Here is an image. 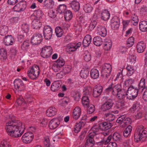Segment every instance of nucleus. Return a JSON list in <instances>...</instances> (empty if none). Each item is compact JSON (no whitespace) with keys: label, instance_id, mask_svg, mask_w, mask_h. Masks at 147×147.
<instances>
[{"label":"nucleus","instance_id":"8","mask_svg":"<svg viewBox=\"0 0 147 147\" xmlns=\"http://www.w3.org/2000/svg\"><path fill=\"white\" fill-rule=\"evenodd\" d=\"M52 52V48L49 46H45L42 48L40 53L41 56L44 58L49 57Z\"/></svg>","mask_w":147,"mask_h":147},{"label":"nucleus","instance_id":"12","mask_svg":"<svg viewBox=\"0 0 147 147\" xmlns=\"http://www.w3.org/2000/svg\"><path fill=\"white\" fill-rule=\"evenodd\" d=\"M15 88L18 91L24 90L25 88V86L22 81L20 79H15L13 82Z\"/></svg>","mask_w":147,"mask_h":147},{"label":"nucleus","instance_id":"53","mask_svg":"<svg viewBox=\"0 0 147 147\" xmlns=\"http://www.w3.org/2000/svg\"><path fill=\"white\" fill-rule=\"evenodd\" d=\"M89 71L87 70H82L80 72L81 77L83 78H86L88 76Z\"/></svg>","mask_w":147,"mask_h":147},{"label":"nucleus","instance_id":"49","mask_svg":"<svg viewBox=\"0 0 147 147\" xmlns=\"http://www.w3.org/2000/svg\"><path fill=\"white\" fill-rule=\"evenodd\" d=\"M134 38L132 36L130 37L127 40V46L129 47H131L134 44Z\"/></svg>","mask_w":147,"mask_h":147},{"label":"nucleus","instance_id":"3","mask_svg":"<svg viewBox=\"0 0 147 147\" xmlns=\"http://www.w3.org/2000/svg\"><path fill=\"white\" fill-rule=\"evenodd\" d=\"M115 88L113 93L114 96H116L118 99L122 100L125 98L126 96H127V90L126 88H122L121 85L118 84Z\"/></svg>","mask_w":147,"mask_h":147},{"label":"nucleus","instance_id":"40","mask_svg":"<svg viewBox=\"0 0 147 147\" xmlns=\"http://www.w3.org/2000/svg\"><path fill=\"white\" fill-rule=\"evenodd\" d=\"M75 46H76L75 44L74 43L68 45L66 48L67 51L69 52H73L76 51L77 49Z\"/></svg>","mask_w":147,"mask_h":147},{"label":"nucleus","instance_id":"57","mask_svg":"<svg viewBox=\"0 0 147 147\" xmlns=\"http://www.w3.org/2000/svg\"><path fill=\"white\" fill-rule=\"evenodd\" d=\"M44 140L43 144L45 147H49L50 144L49 138L48 137H45L44 138Z\"/></svg>","mask_w":147,"mask_h":147},{"label":"nucleus","instance_id":"62","mask_svg":"<svg viewBox=\"0 0 147 147\" xmlns=\"http://www.w3.org/2000/svg\"><path fill=\"white\" fill-rule=\"evenodd\" d=\"M123 123L124 124V125H129L131 123V119L129 117H126L125 115V118L123 120Z\"/></svg>","mask_w":147,"mask_h":147},{"label":"nucleus","instance_id":"28","mask_svg":"<svg viewBox=\"0 0 147 147\" xmlns=\"http://www.w3.org/2000/svg\"><path fill=\"white\" fill-rule=\"evenodd\" d=\"M57 112L56 109L55 107H50L47 111L46 115L49 117L53 116L56 114Z\"/></svg>","mask_w":147,"mask_h":147},{"label":"nucleus","instance_id":"37","mask_svg":"<svg viewBox=\"0 0 147 147\" xmlns=\"http://www.w3.org/2000/svg\"><path fill=\"white\" fill-rule=\"evenodd\" d=\"M90 74L91 78L94 79L98 78L99 75L98 70L95 69H91Z\"/></svg>","mask_w":147,"mask_h":147},{"label":"nucleus","instance_id":"63","mask_svg":"<svg viewBox=\"0 0 147 147\" xmlns=\"http://www.w3.org/2000/svg\"><path fill=\"white\" fill-rule=\"evenodd\" d=\"M9 143L5 141H2L0 145V147H10Z\"/></svg>","mask_w":147,"mask_h":147},{"label":"nucleus","instance_id":"25","mask_svg":"<svg viewBox=\"0 0 147 147\" xmlns=\"http://www.w3.org/2000/svg\"><path fill=\"white\" fill-rule=\"evenodd\" d=\"M72 9L75 11H78L80 9V4L77 1L74 0L72 1L70 3Z\"/></svg>","mask_w":147,"mask_h":147},{"label":"nucleus","instance_id":"54","mask_svg":"<svg viewBox=\"0 0 147 147\" xmlns=\"http://www.w3.org/2000/svg\"><path fill=\"white\" fill-rule=\"evenodd\" d=\"M84 59L85 61L88 62L91 59L90 54L88 52H86L84 54Z\"/></svg>","mask_w":147,"mask_h":147},{"label":"nucleus","instance_id":"33","mask_svg":"<svg viewBox=\"0 0 147 147\" xmlns=\"http://www.w3.org/2000/svg\"><path fill=\"white\" fill-rule=\"evenodd\" d=\"M98 31L99 34L102 36L105 37L106 35L107 32L105 27L100 26L98 27Z\"/></svg>","mask_w":147,"mask_h":147},{"label":"nucleus","instance_id":"61","mask_svg":"<svg viewBox=\"0 0 147 147\" xmlns=\"http://www.w3.org/2000/svg\"><path fill=\"white\" fill-rule=\"evenodd\" d=\"M97 24V22L96 21L94 20L92 21L89 26V29L91 30H93Z\"/></svg>","mask_w":147,"mask_h":147},{"label":"nucleus","instance_id":"10","mask_svg":"<svg viewBox=\"0 0 147 147\" xmlns=\"http://www.w3.org/2000/svg\"><path fill=\"white\" fill-rule=\"evenodd\" d=\"M43 34L46 40L50 39L52 35V29L49 26H45L43 30Z\"/></svg>","mask_w":147,"mask_h":147},{"label":"nucleus","instance_id":"35","mask_svg":"<svg viewBox=\"0 0 147 147\" xmlns=\"http://www.w3.org/2000/svg\"><path fill=\"white\" fill-rule=\"evenodd\" d=\"M94 44L97 46H100L102 43V41L101 38L98 36L95 37L93 39Z\"/></svg>","mask_w":147,"mask_h":147},{"label":"nucleus","instance_id":"39","mask_svg":"<svg viewBox=\"0 0 147 147\" xmlns=\"http://www.w3.org/2000/svg\"><path fill=\"white\" fill-rule=\"evenodd\" d=\"M66 6L64 4L60 5L57 7V11L60 14L64 13L66 10Z\"/></svg>","mask_w":147,"mask_h":147},{"label":"nucleus","instance_id":"6","mask_svg":"<svg viewBox=\"0 0 147 147\" xmlns=\"http://www.w3.org/2000/svg\"><path fill=\"white\" fill-rule=\"evenodd\" d=\"M111 71V65L109 63H105L102 67L101 75L105 78H108L110 76Z\"/></svg>","mask_w":147,"mask_h":147},{"label":"nucleus","instance_id":"4","mask_svg":"<svg viewBox=\"0 0 147 147\" xmlns=\"http://www.w3.org/2000/svg\"><path fill=\"white\" fill-rule=\"evenodd\" d=\"M40 72L38 66L36 65H34L32 67L29 68L27 73L30 78L35 80L38 76Z\"/></svg>","mask_w":147,"mask_h":147},{"label":"nucleus","instance_id":"7","mask_svg":"<svg viewBox=\"0 0 147 147\" xmlns=\"http://www.w3.org/2000/svg\"><path fill=\"white\" fill-rule=\"evenodd\" d=\"M65 63V61L62 58H59L57 61L56 63L53 65L52 68L55 72L61 71L63 70V66Z\"/></svg>","mask_w":147,"mask_h":147},{"label":"nucleus","instance_id":"24","mask_svg":"<svg viewBox=\"0 0 147 147\" xmlns=\"http://www.w3.org/2000/svg\"><path fill=\"white\" fill-rule=\"evenodd\" d=\"M139 28L142 32H147V21L143 20L139 23Z\"/></svg>","mask_w":147,"mask_h":147},{"label":"nucleus","instance_id":"55","mask_svg":"<svg viewBox=\"0 0 147 147\" xmlns=\"http://www.w3.org/2000/svg\"><path fill=\"white\" fill-rule=\"evenodd\" d=\"M22 29L24 32L26 33H27L29 30L28 25L26 23L22 24Z\"/></svg>","mask_w":147,"mask_h":147},{"label":"nucleus","instance_id":"47","mask_svg":"<svg viewBox=\"0 0 147 147\" xmlns=\"http://www.w3.org/2000/svg\"><path fill=\"white\" fill-rule=\"evenodd\" d=\"M92 7L90 4H86L84 6V10L86 13H90L92 11Z\"/></svg>","mask_w":147,"mask_h":147},{"label":"nucleus","instance_id":"5","mask_svg":"<svg viewBox=\"0 0 147 147\" xmlns=\"http://www.w3.org/2000/svg\"><path fill=\"white\" fill-rule=\"evenodd\" d=\"M127 98L129 100H132L137 96L138 90L137 87L130 86L127 89Z\"/></svg>","mask_w":147,"mask_h":147},{"label":"nucleus","instance_id":"11","mask_svg":"<svg viewBox=\"0 0 147 147\" xmlns=\"http://www.w3.org/2000/svg\"><path fill=\"white\" fill-rule=\"evenodd\" d=\"M34 137V135L32 132H28L23 135L22 140L24 143H29L32 141Z\"/></svg>","mask_w":147,"mask_h":147},{"label":"nucleus","instance_id":"1","mask_svg":"<svg viewBox=\"0 0 147 147\" xmlns=\"http://www.w3.org/2000/svg\"><path fill=\"white\" fill-rule=\"evenodd\" d=\"M5 129L9 135L16 138L22 136L25 128L20 121H11L6 123Z\"/></svg>","mask_w":147,"mask_h":147},{"label":"nucleus","instance_id":"14","mask_svg":"<svg viewBox=\"0 0 147 147\" xmlns=\"http://www.w3.org/2000/svg\"><path fill=\"white\" fill-rule=\"evenodd\" d=\"M110 23L112 29H117L119 27L120 23L119 18L116 16H114L111 20Z\"/></svg>","mask_w":147,"mask_h":147},{"label":"nucleus","instance_id":"27","mask_svg":"<svg viewBox=\"0 0 147 147\" xmlns=\"http://www.w3.org/2000/svg\"><path fill=\"white\" fill-rule=\"evenodd\" d=\"M33 21L32 23V27L34 29H38L41 26L42 23L39 20L34 19H32Z\"/></svg>","mask_w":147,"mask_h":147},{"label":"nucleus","instance_id":"38","mask_svg":"<svg viewBox=\"0 0 147 147\" xmlns=\"http://www.w3.org/2000/svg\"><path fill=\"white\" fill-rule=\"evenodd\" d=\"M64 16L66 20L69 21L73 17L71 11L69 10L66 11L64 13Z\"/></svg>","mask_w":147,"mask_h":147},{"label":"nucleus","instance_id":"46","mask_svg":"<svg viewBox=\"0 0 147 147\" xmlns=\"http://www.w3.org/2000/svg\"><path fill=\"white\" fill-rule=\"evenodd\" d=\"M84 125H82V123L80 122L79 123H76L74 128V131L75 133H78L82 127L84 126Z\"/></svg>","mask_w":147,"mask_h":147},{"label":"nucleus","instance_id":"51","mask_svg":"<svg viewBox=\"0 0 147 147\" xmlns=\"http://www.w3.org/2000/svg\"><path fill=\"white\" fill-rule=\"evenodd\" d=\"M29 46V41L28 40L24 41L21 45V48L23 50H26Z\"/></svg>","mask_w":147,"mask_h":147},{"label":"nucleus","instance_id":"50","mask_svg":"<svg viewBox=\"0 0 147 147\" xmlns=\"http://www.w3.org/2000/svg\"><path fill=\"white\" fill-rule=\"evenodd\" d=\"M87 109V113L88 114H90L93 113L95 110L94 106L92 104H90L88 105Z\"/></svg>","mask_w":147,"mask_h":147},{"label":"nucleus","instance_id":"58","mask_svg":"<svg viewBox=\"0 0 147 147\" xmlns=\"http://www.w3.org/2000/svg\"><path fill=\"white\" fill-rule=\"evenodd\" d=\"M139 87L143 88L142 90L146 88L145 86V80L144 78H142L140 81L139 85Z\"/></svg>","mask_w":147,"mask_h":147},{"label":"nucleus","instance_id":"64","mask_svg":"<svg viewBox=\"0 0 147 147\" xmlns=\"http://www.w3.org/2000/svg\"><path fill=\"white\" fill-rule=\"evenodd\" d=\"M134 82V80L131 78L125 81L124 84L125 86H128L132 84Z\"/></svg>","mask_w":147,"mask_h":147},{"label":"nucleus","instance_id":"41","mask_svg":"<svg viewBox=\"0 0 147 147\" xmlns=\"http://www.w3.org/2000/svg\"><path fill=\"white\" fill-rule=\"evenodd\" d=\"M132 127L130 125H128L127 127L125 129L123 132V135L125 137H127L130 134L132 131Z\"/></svg>","mask_w":147,"mask_h":147},{"label":"nucleus","instance_id":"59","mask_svg":"<svg viewBox=\"0 0 147 147\" xmlns=\"http://www.w3.org/2000/svg\"><path fill=\"white\" fill-rule=\"evenodd\" d=\"M71 69V66L67 65L65 67L63 68L62 71L65 74H68L70 72Z\"/></svg>","mask_w":147,"mask_h":147},{"label":"nucleus","instance_id":"26","mask_svg":"<svg viewBox=\"0 0 147 147\" xmlns=\"http://www.w3.org/2000/svg\"><path fill=\"white\" fill-rule=\"evenodd\" d=\"M100 127L101 129L107 130L110 128L112 127V124L109 122H104L100 123Z\"/></svg>","mask_w":147,"mask_h":147},{"label":"nucleus","instance_id":"42","mask_svg":"<svg viewBox=\"0 0 147 147\" xmlns=\"http://www.w3.org/2000/svg\"><path fill=\"white\" fill-rule=\"evenodd\" d=\"M126 69L127 70V75L128 77L131 76L135 71L134 67L131 65L127 66L126 67Z\"/></svg>","mask_w":147,"mask_h":147},{"label":"nucleus","instance_id":"43","mask_svg":"<svg viewBox=\"0 0 147 147\" xmlns=\"http://www.w3.org/2000/svg\"><path fill=\"white\" fill-rule=\"evenodd\" d=\"M118 84L114 85L113 83H112L108 87L105 89V91L106 92H109L112 91V94L114 95V94L113 93L114 91L115 90V89L116 88V86H117Z\"/></svg>","mask_w":147,"mask_h":147},{"label":"nucleus","instance_id":"44","mask_svg":"<svg viewBox=\"0 0 147 147\" xmlns=\"http://www.w3.org/2000/svg\"><path fill=\"white\" fill-rule=\"evenodd\" d=\"M82 103L84 107H87L88 105H89V100L88 97L87 96H84L82 97Z\"/></svg>","mask_w":147,"mask_h":147},{"label":"nucleus","instance_id":"21","mask_svg":"<svg viewBox=\"0 0 147 147\" xmlns=\"http://www.w3.org/2000/svg\"><path fill=\"white\" fill-rule=\"evenodd\" d=\"M146 45L143 41L139 42L137 45L136 50L139 53L143 52L146 48Z\"/></svg>","mask_w":147,"mask_h":147},{"label":"nucleus","instance_id":"45","mask_svg":"<svg viewBox=\"0 0 147 147\" xmlns=\"http://www.w3.org/2000/svg\"><path fill=\"white\" fill-rule=\"evenodd\" d=\"M55 32L58 37H61L63 35V32L62 29L59 26L57 27L55 29Z\"/></svg>","mask_w":147,"mask_h":147},{"label":"nucleus","instance_id":"32","mask_svg":"<svg viewBox=\"0 0 147 147\" xmlns=\"http://www.w3.org/2000/svg\"><path fill=\"white\" fill-rule=\"evenodd\" d=\"M131 16V20L133 21L132 22L134 25H136L138 24L139 20L137 16L136 15L135 11L133 10L132 11L130 12Z\"/></svg>","mask_w":147,"mask_h":147},{"label":"nucleus","instance_id":"31","mask_svg":"<svg viewBox=\"0 0 147 147\" xmlns=\"http://www.w3.org/2000/svg\"><path fill=\"white\" fill-rule=\"evenodd\" d=\"M61 87V85L58 81H55L52 84L51 90L52 91L56 92L58 91Z\"/></svg>","mask_w":147,"mask_h":147},{"label":"nucleus","instance_id":"36","mask_svg":"<svg viewBox=\"0 0 147 147\" xmlns=\"http://www.w3.org/2000/svg\"><path fill=\"white\" fill-rule=\"evenodd\" d=\"M7 51L3 48L0 49V59L1 60L5 59L7 58Z\"/></svg>","mask_w":147,"mask_h":147},{"label":"nucleus","instance_id":"29","mask_svg":"<svg viewBox=\"0 0 147 147\" xmlns=\"http://www.w3.org/2000/svg\"><path fill=\"white\" fill-rule=\"evenodd\" d=\"M54 2L52 0H45L44 2L43 7L46 8H52L54 5Z\"/></svg>","mask_w":147,"mask_h":147},{"label":"nucleus","instance_id":"17","mask_svg":"<svg viewBox=\"0 0 147 147\" xmlns=\"http://www.w3.org/2000/svg\"><path fill=\"white\" fill-rule=\"evenodd\" d=\"M60 123V122L58 119L54 118L50 121L49 127L51 129H54L57 127Z\"/></svg>","mask_w":147,"mask_h":147},{"label":"nucleus","instance_id":"34","mask_svg":"<svg viewBox=\"0 0 147 147\" xmlns=\"http://www.w3.org/2000/svg\"><path fill=\"white\" fill-rule=\"evenodd\" d=\"M105 118L109 121H112L115 119V116L112 112H109L105 114Z\"/></svg>","mask_w":147,"mask_h":147},{"label":"nucleus","instance_id":"30","mask_svg":"<svg viewBox=\"0 0 147 147\" xmlns=\"http://www.w3.org/2000/svg\"><path fill=\"white\" fill-rule=\"evenodd\" d=\"M103 47L105 50L108 51L110 50L112 47V42L109 39L105 40V41L103 43Z\"/></svg>","mask_w":147,"mask_h":147},{"label":"nucleus","instance_id":"16","mask_svg":"<svg viewBox=\"0 0 147 147\" xmlns=\"http://www.w3.org/2000/svg\"><path fill=\"white\" fill-rule=\"evenodd\" d=\"M102 87L100 85L95 86L93 88V95L94 97H97L99 96L102 92Z\"/></svg>","mask_w":147,"mask_h":147},{"label":"nucleus","instance_id":"48","mask_svg":"<svg viewBox=\"0 0 147 147\" xmlns=\"http://www.w3.org/2000/svg\"><path fill=\"white\" fill-rule=\"evenodd\" d=\"M16 104L18 106L24 105L26 104L24 99L21 96H20L17 99Z\"/></svg>","mask_w":147,"mask_h":147},{"label":"nucleus","instance_id":"56","mask_svg":"<svg viewBox=\"0 0 147 147\" xmlns=\"http://www.w3.org/2000/svg\"><path fill=\"white\" fill-rule=\"evenodd\" d=\"M113 139L115 141H119L121 138V136L117 133H114L112 136Z\"/></svg>","mask_w":147,"mask_h":147},{"label":"nucleus","instance_id":"15","mask_svg":"<svg viewBox=\"0 0 147 147\" xmlns=\"http://www.w3.org/2000/svg\"><path fill=\"white\" fill-rule=\"evenodd\" d=\"M113 105V100L110 98L108 99L106 102L102 105L101 107V109L103 111L109 110L111 108Z\"/></svg>","mask_w":147,"mask_h":147},{"label":"nucleus","instance_id":"19","mask_svg":"<svg viewBox=\"0 0 147 147\" xmlns=\"http://www.w3.org/2000/svg\"><path fill=\"white\" fill-rule=\"evenodd\" d=\"M43 15L42 11L40 10H37L34 11V13L30 16L31 19H36L40 20Z\"/></svg>","mask_w":147,"mask_h":147},{"label":"nucleus","instance_id":"9","mask_svg":"<svg viewBox=\"0 0 147 147\" xmlns=\"http://www.w3.org/2000/svg\"><path fill=\"white\" fill-rule=\"evenodd\" d=\"M42 40V34L39 33L34 34L31 38V42L32 45H37L40 44Z\"/></svg>","mask_w":147,"mask_h":147},{"label":"nucleus","instance_id":"60","mask_svg":"<svg viewBox=\"0 0 147 147\" xmlns=\"http://www.w3.org/2000/svg\"><path fill=\"white\" fill-rule=\"evenodd\" d=\"M83 90L85 94H88L92 92V88L90 87H85Z\"/></svg>","mask_w":147,"mask_h":147},{"label":"nucleus","instance_id":"23","mask_svg":"<svg viewBox=\"0 0 147 147\" xmlns=\"http://www.w3.org/2000/svg\"><path fill=\"white\" fill-rule=\"evenodd\" d=\"M110 13L107 9H104L102 11L101 13V19L104 21L108 20L110 17Z\"/></svg>","mask_w":147,"mask_h":147},{"label":"nucleus","instance_id":"13","mask_svg":"<svg viewBox=\"0 0 147 147\" xmlns=\"http://www.w3.org/2000/svg\"><path fill=\"white\" fill-rule=\"evenodd\" d=\"M26 7V2L24 1H22L16 4L13 8L14 11L20 12L24 11Z\"/></svg>","mask_w":147,"mask_h":147},{"label":"nucleus","instance_id":"22","mask_svg":"<svg viewBox=\"0 0 147 147\" xmlns=\"http://www.w3.org/2000/svg\"><path fill=\"white\" fill-rule=\"evenodd\" d=\"M92 37L89 34L86 35L84 37L83 41L82 44L84 47H86L89 45L91 42Z\"/></svg>","mask_w":147,"mask_h":147},{"label":"nucleus","instance_id":"2","mask_svg":"<svg viewBox=\"0 0 147 147\" xmlns=\"http://www.w3.org/2000/svg\"><path fill=\"white\" fill-rule=\"evenodd\" d=\"M144 127L140 125L136 129L134 134V138L136 142L145 140L147 137V131L143 129Z\"/></svg>","mask_w":147,"mask_h":147},{"label":"nucleus","instance_id":"20","mask_svg":"<svg viewBox=\"0 0 147 147\" xmlns=\"http://www.w3.org/2000/svg\"><path fill=\"white\" fill-rule=\"evenodd\" d=\"M81 109L79 107H76L73 111V117L76 120L78 119L81 114Z\"/></svg>","mask_w":147,"mask_h":147},{"label":"nucleus","instance_id":"18","mask_svg":"<svg viewBox=\"0 0 147 147\" xmlns=\"http://www.w3.org/2000/svg\"><path fill=\"white\" fill-rule=\"evenodd\" d=\"M14 42V39L11 35L5 36L4 39V43L7 46L13 45Z\"/></svg>","mask_w":147,"mask_h":147},{"label":"nucleus","instance_id":"52","mask_svg":"<svg viewBox=\"0 0 147 147\" xmlns=\"http://www.w3.org/2000/svg\"><path fill=\"white\" fill-rule=\"evenodd\" d=\"M139 105L138 102H134L132 106L129 109V111L131 112H134L138 109Z\"/></svg>","mask_w":147,"mask_h":147}]
</instances>
